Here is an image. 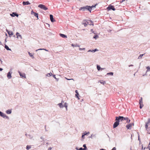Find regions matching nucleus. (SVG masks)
<instances>
[{"mask_svg": "<svg viewBox=\"0 0 150 150\" xmlns=\"http://www.w3.org/2000/svg\"><path fill=\"white\" fill-rule=\"evenodd\" d=\"M90 6H86L81 7L79 9L80 10H82L83 11H85L86 10H87L88 11L90 10Z\"/></svg>", "mask_w": 150, "mask_h": 150, "instance_id": "1", "label": "nucleus"}, {"mask_svg": "<svg viewBox=\"0 0 150 150\" xmlns=\"http://www.w3.org/2000/svg\"><path fill=\"white\" fill-rule=\"evenodd\" d=\"M38 7L45 10H46L48 9V8L45 5L42 4L39 5Z\"/></svg>", "mask_w": 150, "mask_h": 150, "instance_id": "2", "label": "nucleus"}, {"mask_svg": "<svg viewBox=\"0 0 150 150\" xmlns=\"http://www.w3.org/2000/svg\"><path fill=\"white\" fill-rule=\"evenodd\" d=\"M115 118V120H117L119 122L124 120L123 116H119L118 117H116Z\"/></svg>", "mask_w": 150, "mask_h": 150, "instance_id": "3", "label": "nucleus"}, {"mask_svg": "<svg viewBox=\"0 0 150 150\" xmlns=\"http://www.w3.org/2000/svg\"><path fill=\"white\" fill-rule=\"evenodd\" d=\"M107 9L108 10H112L113 11H115V8L114 6L112 5H110L107 8Z\"/></svg>", "mask_w": 150, "mask_h": 150, "instance_id": "4", "label": "nucleus"}, {"mask_svg": "<svg viewBox=\"0 0 150 150\" xmlns=\"http://www.w3.org/2000/svg\"><path fill=\"white\" fill-rule=\"evenodd\" d=\"M115 120L116 121L114 122L113 125V128H114L116 127L119 125V122L117 120Z\"/></svg>", "mask_w": 150, "mask_h": 150, "instance_id": "5", "label": "nucleus"}, {"mask_svg": "<svg viewBox=\"0 0 150 150\" xmlns=\"http://www.w3.org/2000/svg\"><path fill=\"white\" fill-rule=\"evenodd\" d=\"M134 125V123H130L129 125H126V127L127 129H131V127L132 126H133Z\"/></svg>", "mask_w": 150, "mask_h": 150, "instance_id": "6", "label": "nucleus"}, {"mask_svg": "<svg viewBox=\"0 0 150 150\" xmlns=\"http://www.w3.org/2000/svg\"><path fill=\"white\" fill-rule=\"evenodd\" d=\"M10 16L13 17H14L15 16L18 17V14L14 12H13L12 13H10Z\"/></svg>", "mask_w": 150, "mask_h": 150, "instance_id": "7", "label": "nucleus"}, {"mask_svg": "<svg viewBox=\"0 0 150 150\" xmlns=\"http://www.w3.org/2000/svg\"><path fill=\"white\" fill-rule=\"evenodd\" d=\"M50 19L51 22H55V19L54 18L53 16L52 15L50 14Z\"/></svg>", "mask_w": 150, "mask_h": 150, "instance_id": "8", "label": "nucleus"}, {"mask_svg": "<svg viewBox=\"0 0 150 150\" xmlns=\"http://www.w3.org/2000/svg\"><path fill=\"white\" fill-rule=\"evenodd\" d=\"M86 23L87 24L90 25H93V22L92 21L86 20Z\"/></svg>", "mask_w": 150, "mask_h": 150, "instance_id": "9", "label": "nucleus"}, {"mask_svg": "<svg viewBox=\"0 0 150 150\" xmlns=\"http://www.w3.org/2000/svg\"><path fill=\"white\" fill-rule=\"evenodd\" d=\"M12 73V72H11L10 71L7 74V77L8 79H10L11 78V74Z\"/></svg>", "mask_w": 150, "mask_h": 150, "instance_id": "10", "label": "nucleus"}, {"mask_svg": "<svg viewBox=\"0 0 150 150\" xmlns=\"http://www.w3.org/2000/svg\"><path fill=\"white\" fill-rule=\"evenodd\" d=\"M18 72L21 77L22 78L24 77V78H26V76L24 74L21 73L19 71H18Z\"/></svg>", "mask_w": 150, "mask_h": 150, "instance_id": "11", "label": "nucleus"}, {"mask_svg": "<svg viewBox=\"0 0 150 150\" xmlns=\"http://www.w3.org/2000/svg\"><path fill=\"white\" fill-rule=\"evenodd\" d=\"M6 31L7 32L8 34L9 35V37H11L10 35H13V33L11 31H9L7 30V29L6 30Z\"/></svg>", "mask_w": 150, "mask_h": 150, "instance_id": "12", "label": "nucleus"}, {"mask_svg": "<svg viewBox=\"0 0 150 150\" xmlns=\"http://www.w3.org/2000/svg\"><path fill=\"white\" fill-rule=\"evenodd\" d=\"M86 23V20H84L83 21L82 24L84 25L85 27H86L87 25V24Z\"/></svg>", "mask_w": 150, "mask_h": 150, "instance_id": "13", "label": "nucleus"}, {"mask_svg": "<svg viewBox=\"0 0 150 150\" xmlns=\"http://www.w3.org/2000/svg\"><path fill=\"white\" fill-rule=\"evenodd\" d=\"M30 3L28 1H23V5H29Z\"/></svg>", "mask_w": 150, "mask_h": 150, "instance_id": "14", "label": "nucleus"}, {"mask_svg": "<svg viewBox=\"0 0 150 150\" xmlns=\"http://www.w3.org/2000/svg\"><path fill=\"white\" fill-rule=\"evenodd\" d=\"M146 69H147V70L146 71V72L145 74H144L143 75V76H144L145 75H147V72L148 71H150V67H146Z\"/></svg>", "mask_w": 150, "mask_h": 150, "instance_id": "15", "label": "nucleus"}, {"mask_svg": "<svg viewBox=\"0 0 150 150\" xmlns=\"http://www.w3.org/2000/svg\"><path fill=\"white\" fill-rule=\"evenodd\" d=\"M63 102V100H62V103H59L58 105L59 106L60 108H62L64 107V106L62 105V103Z\"/></svg>", "mask_w": 150, "mask_h": 150, "instance_id": "16", "label": "nucleus"}, {"mask_svg": "<svg viewBox=\"0 0 150 150\" xmlns=\"http://www.w3.org/2000/svg\"><path fill=\"white\" fill-rule=\"evenodd\" d=\"M75 93H76V95H75L76 97H77V98H78V99H79V94L78 91L77 90H75Z\"/></svg>", "mask_w": 150, "mask_h": 150, "instance_id": "17", "label": "nucleus"}, {"mask_svg": "<svg viewBox=\"0 0 150 150\" xmlns=\"http://www.w3.org/2000/svg\"><path fill=\"white\" fill-rule=\"evenodd\" d=\"M59 35L61 37L63 38H67V36L64 34L60 33L59 34Z\"/></svg>", "mask_w": 150, "mask_h": 150, "instance_id": "18", "label": "nucleus"}, {"mask_svg": "<svg viewBox=\"0 0 150 150\" xmlns=\"http://www.w3.org/2000/svg\"><path fill=\"white\" fill-rule=\"evenodd\" d=\"M4 45V47L7 50L11 51V49L10 48H9L8 47L7 45H6L5 44Z\"/></svg>", "mask_w": 150, "mask_h": 150, "instance_id": "19", "label": "nucleus"}, {"mask_svg": "<svg viewBox=\"0 0 150 150\" xmlns=\"http://www.w3.org/2000/svg\"><path fill=\"white\" fill-rule=\"evenodd\" d=\"M6 112L7 114H9L11 113L12 111L11 110L8 109L6 111Z\"/></svg>", "mask_w": 150, "mask_h": 150, "instance_id": "20", "label": "nucleus"}, {"mask_svg": "<svg viewBox=\"0 0 150 150\" xmlns=\"http://www.w3.org/2000/svg\"><path fill=\"white\" fill-rule=\"evenodd\" d=\"M2 117L4 118L7 119L8 120L9 119V117L7 116L5 114H4Z\"/></svg>", "mask_w": 150, "mask_h": 150, "instance_id": "21", "label": "nucleus"}, {"mask_svg": "<svg viewBox=\"0 0 150 150\" xmlns=\"http://www.w3.org/2000/svg\"><path fill=\"white\" fill-rule=\"evenodd\" d=\"M71 45L72 46H73L74 47H80V45H78L77 44H76V45H74V44H72Z\"/></svg>", "mask_w": 150, "mask_h": 150, "instance_id": "22", "label": "nucleus"}, {"mask_svg": "<svg viewBox=\"0 0 150 150\" xmlns=\"http://www.w3.org/2000/svg\"><path fill=\"white\" fill-rule=\"evenodd\" d=\"M145 54V53L140 54L139 56L138 57V59H140L142 58V56H143V55Z\"/></svg>", "mask_w": 150, "mask_h": 150, "instance_id": "23", "label": "nucleus"}, {"mask_svg": "<svg viewBox=\"0 0 150 150\" xmlns=\"http://www.w3.org/2000/svg\"><path fill=\"white\" fill-rule=\"evenodd\" d=\"M97 5V4H96L95 5H92V6H90V7H91V8H90V10H89V11H90V12H91V8H94V7H95Z\"/></svg>", "mask_w": 150, "mask_h": 150, "instance_id": "24", "label": "nucleus"}, {"mask_svg": "<svg viewBox=\"0 0 150 150\" xmlns=\"http://www.w3.org/2000/svg\"><path fill=\"white\" fill-rule=\"evenodd\" d=\"M31 148V145H27L26 146V149L28 150L29 149H30Z\"/></svg>", "mask_w": 150, "mask_h": 150, "instance_id": "25", "label": "nucleus"}, {"mask_svg": "<svg viewBox=\"0 0 150 150\" xmlns=\"http://www.w3.org/2000/svg\"><path fill=\"white\" fill-rule=\"evenodd\" d=\"M113 73L112 72H110L109 73H108L107 74V75H111L113 76Z\"/></svg>", "mask_w": 150, "mask_h": 150, "instance_id": "26", "label": "nucleus"}, {"mask_svg": "<svg viewBox=\"0 0 150 150\" xmlns=\"http://www.w3.org/2000/svg\"><path fill=\"white\" fill-rule=\"evenodd\" d=\"M52 74L51 73H50L47 74H46V76H47L49 77L50 76H52Z\"/></svg>", "mask_w": 150, "mask_h": 150, "instance_id": "27", "label": "nucleus"}, {"mask_svg": "<svg viewBox=\"0 0 150 150\" xmlns=\"http://www.w3.org/2000/svg\"><path fill=\"white\" fill-rule=\"evenodd\" d=\"M64 107L66 108V110H67V103H65L63 105Z\"/></svg>", "mask_w": 150, "mask_h": 150, "instance_id": "28", "label": "nucleus"}, {"mask_svg": "<svg viewBox=\"0 0 150 150\" xmlns=\"http://www.w3.org/2000/svg\"><path fill=\"white\" fill-rule=\"evenodd\" d=\"M97 68L98 71H100L101 69V68L100 66L98 65L97 66Z\"/></svg>", "mask_w": 150, "mask_h": 150, "instance_id": "29", "label": "nucleus"}, {"mask_svg": "<svg viewBox=\"0 0 150 150\" xmlns=\"http://www.w3.org/2000/svg\"><path fill=\"white\" fill-rule=\"evenodd\" d=\"M83 147H84V148H83L84 149V150H87V148L86 146V144H84L83 145Z\"/></svg>", "mask_w": 150, "mask_h": 150, "instance_id": "30", "label": "nucleus"}, {"mask_svg": "<svg viewBox=\"0 0 150 150\" xmlns=\"http://www.w3.org/2000/svg\"><path fill=\"white\" fill-rule=\"evenodd\" d=\"M28 137L29 139H32V138H33V137L32 135H30V134H28Z\"/></svg>", "mask_w": 150, "mask_h": 150, "instance_id": "31", "label": "nucleus"}, {"mask_svg": "<svg viewBox=\"0 0 150 150\" xmlns=\"http://www.w3.org/2000/svg\"><path fill=\"white\" fill-rule=\"evenodd\" d=\"M142 98L141 97L140 99L139 100V104H142Z\"/></svg>", "mask_w": 150, "mask_h": 150, "instance_id": "32", "label": "nucleus"}, {"mask_svg": "<svg viewBox=\"0 0 150 150\" xmlns=\"http://www.w3.org/2000/svg\"><path fill=\"white\" fill-rule=\"evenodd\" d=\"M34 15L37 18H38V13H35Z\"/></svg>", "mask_w": 150, "mask_h": 150, "instance_id": "33", "label": "nucleus"}, {"mask_svg": "<svg viewBox=\"0 0 150 150\" xmlns=\"http://www.w3.org/2000/svg\"><path fill=\"white\" fill-rule=\"evenodd\" d=\"M98 37V35H96L93 37V38L96 39H97Z\"/></svg>", "mask_w": 150, "mask_h": 150, "instance_id": "34", "label": "nucleus"}, {"mask_svg": "<svg viewBox=\"0 0 150 150\" xmlns=\"http://www.w3.org/2000/svg\"><path fill=\"white\" fill-rule=\"evenodd\" d=\"M145 127L146 130L148 131L149 129V128H148V125L146 124Z\"/></svg>", "mask_w": 150, "mask_h": 150, "instance_id": "35", "label": "nucleus"}, {"mask_svg": "<svg viewBox=\"0 0 150 150\" xmlns=\"http://www.w3.org/2000/svg\"><path fill=\"white\" fill-rule=\"evenodd\" d=\"M4 113H3V112H2L0 111V116H1V117H2L3 116V115H4Z\"/></svg>", "mask_w": 150, "mask_h": 150, "instance_id": "36", "label": "nucleus"}, {"mask_svg": "<svg viewBox=\"0 0 150 150\" xmlns=\"http://www.w3.org/2000/svg\"><path fill=\"white\" fill-rule=\"evenodd\" d=\"M150 122V118H149L148 119V121L147 122L146 124L148 125Z\"/></svg>", "mask_w": 150, "mask_h": 150, "instance_id": "37", "label": "nucleus"}, {"mask_svg": "<svg viewBox=\"0 0 150 150\" xmlns=\"http://www.w3.org/2000/svg\"><path fill=\"white\" fill-rule=\"evenodd\" d=\"M128 117H123V119L124 120H126L127 121V120H128Z\"/></svg>", "mask_w": 150, "mask_h": 150, "instance_id": "38", "label": "nucleus"}, {"mask_svg": "<svg viewBox=\"0 0 150 150\" xmlns=\"http://www.w3.org/2000/svg\"><path fill=\"white\" fill-rule=\"evenodd\" d=\"M17 37L18 38L19 37H20L21 39H22L21 35L20 34H19L18 35H17Z\"/></svg>", "mask_w": 150, "mask_h": 150, "instance_id": "39", "label": "nucleus"}, {"mask_svg": "<svg viewBox=\"0 0 150 150\" xmlns=\"http://www.w3.org/2000/svg\"><path fill=\"white\" fill-rule=\"evenodd\" d=\"M139 104V108L140 109H141L143 107V104Z\"/></svg>", "mask_w": 150, "mask_h": 150, "instance_id": "40", "label": "nucleus"}, {"mask_svg": "<svg viewBox=\"0 0 150 150\" xmlns=\"http://www.w3.org/2000/svg\"><path fill=\"white\" fill-rule=\"evenodd\" d=\"M65 79H66L67 80H73V81H74V79H67V77H65Z\"/></svg>", "mask_w": 150, "mask_h": 150, "instance_id": "41", "label": "nucleus"}, {"mask_svg": "<svg viewBox=\"0 0 150 150\" xmlns=\"http://www.w3.org/2000/svg\"><path fill=\"white\" fill-rule=\"evenodd\" d=\"M83 133L85 135H86L88 134H89V132H85L84 133Z\"/></svg>", "mask_w": 150, "mask_h": 150, "instance_id": "42", "label": "nucleus"}, {"mask_svg": "<svg viewBox=\"0 0 150 150\" xmlns=\"http://www.w3.org/2000/svg\"><path fill=\"white\" fill-rule=\"evenodd\" d=\"M100 83H101V84H103V85H104V84H105V81H103L102 80V81H101L100 82Z\"/></svg>", "mask_w": 150, "mask_h": 150, "instance_id": "43", "label": "nucleus"}, {"mask_svg": "<svg viewBox=\"0 0 150 150\" xmlns=\"http://www.w3.org/2000/svg\"><path fill=\"white\" fill-rule=\"evenodd\" d=\"M28 54L30 57H33V55L31 53H30L29 52H28Z\"/></svg>", "mask_w": 150, "mask_h": 150, "instance_id": "44", "label": "nucleus"}, {"mask_svg": "<svg viewBox=\"0 0 150 150\" xmlns=\"http://www.w3.org/2000/svg\"><path fill=\"white\" fill-rule=\"evenodd\" d=\"M85 48H79V50L80 51L81 50H85Z\"/></svg>", "mask_w": 150, "mask_h": 150, "instance_id": "45", "label": "nucleus"}, {"mask_svg": "<svg viewBox=\"0 0 150 150\" xmlns=\"http://www.w3.org/2000/svg\"><path fill=\"white\" fill-rule=\"evenodd\" d=\"M130 120L128 119V120H127V121H126V122L129 123L130 122Z\"/></svg>", "mask_w": 150, "mask_h": 150, "instance_id": "46", "label": "nucleus"}, {"mask_svg": "<svg viewBox=\"0 0 150 150\" xmlns=\"http://www.w3.org/2000/svg\"><path fill=\"white\" fill-rule=\"evenodd\" d=\"M98 50H97L96 49H95L94 50H93V52H95L96 51H98Z\"/></svg>", "mask_w": 150, "mask_h": 150, "instance_id": "47", "label": "nucleus"}, {"mask_svg": "<svg viewBox=\"0 0 150 150\" xmlns=\"http://www.w3.org/2000/svg\"><path fill=\"white\" fill-rule=\"evenodd\" d=\"M35 12L34 11H31V14H34Z\"/></svg>", "mask_w": 150, "mask_h": 150, "instance_id": "48", "label": "nucleus"}, {"mask_svg": "<svg viewBox=\"0 0 150 150\" xmlns=\"http://www.w3.org/2000/svg\"><path fill=\"white\" fill-rule=\"evenodd\" d=\"M40 139H42V141H45L44 139V138H43V137H40Z\"/></svg>", "mask_w": 150, "mask_h": 150, "instance_id": "49", "label": "nucleus"}, {"mask_svg": "<svg viewBox=\"0 0 150 150\" xmlns=\"http://www.w3.org/2000/svg\"><path fill=\"white\" fill-rule=\"evenodd\" d=\"M88 52H93V50H88Z\"/></svg>", "mask_w": 150, "mask_h": 150, "instance_id": "50", "label": "nucleus"}, {"mask_svg": "<svg viewBox=\"0 0 150 150\" xmlns=\"http://www.w3.org/2000/svg\"><path fill=\"white\" fill-rule=\"evenodd\" d=\"M79 150H84V149L82 147H80L79 149Z\"/></svg>", "mask_w": 150, "mask_h": 150, "instance_id": "51", "label": "nucleus"}, {"mask_svg": "<svg viewBox=\"0 0 150 150\" xmlns=\"http://www.w3.org/2000/svg\"><path fill=\"white\" fill-rule=\"evenodd\" d=\"M44 49H42V48H40V49H38V50H36V51H38V50H44Z\"/></svg>", "mask_w": 150, "mask_h": 150, "instance_id": "52", "label": "nucleus"}, {"mask_svg": "<svg viewBox=\"0 0 150 150\" xmlns=\"http://www.w3.org/2000/svg\"><path fill=\"white\" fill-rule=\"evenodd\" d=\"M52 75L54 78L55 79H56V77L55 75H54V74L53 75L52 74Z\"/></svg>", "mask_w": 150, "mask_h": 150, "instance_id": "53", "label": "nucleus"}, {"mask_svg": "<svg viewBox=\"0 0 150 150\" xmlns=\"http://www.w3.org/2000/svg\"><path fill=\"white\" fill-rule=\"evenodd\" d=\"M111 150H116V148L115 147H114Z\"/></svg>", "mask_w": 150, "mask_h": 150, "instance_id": "54", "label": "nucleus"}, {"mask_svg": "<svg viewBox=\"0 0 150 150\" xmlns=\"http://www.w3.org/2000/svg\"><path fill=\"white\" fill-rule=\"evenodd\" d=\"M85 135H84V134H83V133L82 134V137H81L82 138H83L85 136Z\"/></svg>", "mask_w": 150, "mask_h": 150, "instance_id": "55", "label": "nucleus"}, {"mask_svg": "<svg viewBox=\"0 0 150 150\" xmlns=\"http://www.w3.org/2000/svg\"><path fill=\"white\" fill-rule=\"evenodd\" d=\"M92 33H94V34H95V35L96 34V33L95 31H93Z\"/></svg>", "mask_w": 150, "mask_h": 150, "instance_id": "56", "label": "nucleus"}, {"mask_svg": "<svg viewBox=\"0 0 150 150\" xmlns=\"http://www.w3.org/2000/svg\"><path fill=\"white\" fill-rule=\"evenodd\" d=\"M138 140L140 142H141V141H140V138H139V135L138 136Z\"/></svg>", "mask_w": 150, "mask_h": 150, "instance_id": "57", "label": "nucleus"}, {"mask_svg": "<svg viewBox=\"0 0 150 150\" xmlns=\"http://www.w3.org/2000/svg\"><path fill=\"white\" fill-rule=\"evenodd\" d=\"M7 37L6 38V39L5 40L4 42L6 43L7 42L6 39H7Z\"/></svg>", "mask_w": 150, "mask_h": 150, "instance_id": "58", "label": "nucleus"}, {"mask_svg": "<svg viewBox=\"0 0 150 150\" xmlns=\"http://www.w3.org/2000/svg\"><path fill=\"white\" fill-rule=\"evenodd\" d=\"M129 67H132L133 66V65L132 64H131L129 65Z\"/></svg>", "mask_w": 150, "mask_h": 150, "instance_id": "59", "label": "nucleus"}, {"mask_svg": "<svg viewBox=\"0 0 150 150\" xmlns=\"http://www.w3.org/2000/svg\"><path fill=\"white\" fill-rule=\"evenodd\" d=\"M56 79V81H59V79H58V78H56V79Z\"/></svg>", "mask_w": 150, "mask_h": 150, "instance_id": "60", "label": "nucleus"}, {"mask_svg": "<svg viewBox=\"0 0 150 150\" xmlns=\"http://www.w3.org/2000/svg\"><path fill=\"white\" fill-rule=\"evenodd\" d=\"M3 70V69L2 68H0V71H1Z\"/></svg>", "mask_w": 150, "mask_h": 150, "instance_id": "61", "label": "nucleus"}, {"mask_svg": "<svg viewBox=\"0 0 150 150\" xmlns=\"http://www.w3.org/2000/svg\"><path fill=\"white\" fill-rule=\"evenodd\" d=\"M52 148L51 147H49L48 148V150H51Z\"/></svg>", "mask_w": 150, "mask_h": 150, "instance_id": "62", "label": "nucleus"}, {"mask_svg": "<svg viewBox=\"0 0 150 150\" xmlns=\"http://www.w3.org/2000/svg\"><path fill=\"white\" fill-rule=\"evenodd\" d=\"M148 148H150V142L149 143V146H148Z\"/></svg>", "mask_w": 150, "mask_h": 150, "instance_id": "63", "label": "nucleus"}, {"mask_svg": "<svg viewBox=\"0 0 150 150\" xmlns=\"http://www.w3.org/2000/svg\"><path fill=\"white\" fill-rule=\"evenodd\" d=\"M100 150H106L104 149H100Z\"/></svg>", "mask_w": 150, "mask_h": 150, "instance_id": "64", "label": "nucleus"}]
</instances>
